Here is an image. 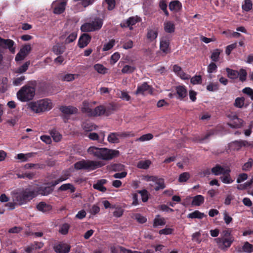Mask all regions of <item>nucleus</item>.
Returning <instances> with one entry per match:
<instances>
[{"label":"nucleus","instance_id":"f257e3e1","mask_svg":"<svg viewBox=\"0 0 253 253\" xmlns=\"http://www.w3.org/2000/svg\"><path fill=\"white\" fill-rule=\"evenodd\" d=\"M50 185L45 186V184L38 186L36 190H31L29 188L22 189L17 193L15 196V200L20 205L26 204L38 195L46 196L51 194L56 186L54 181L48 183Z\"/></svg>","mask_w":253,"mask_h":253},{"label":"nucleus","instance_id":"f03ea898","mask_svg":"<svg viewBox=\"0 0 253 253\" xmlns=\"http://www.w3.org/2000/svg\"><path fill=\"white\" fill-rule=\"evenodd\" d=\"M87 152L93 157L104 161L111 160L120 155V152L118 150L95 146L89 147Z\"/></svg>","mask_w":253,"mask_h":253},{"label":"nucleus","instance_id":"7ed1b4c3","mask_svg":"<svg viewBox=\"0 0 253 253\" xmlns=\"http://www.w3.org/2000/svg\"><path fill=\"white\" fill-rule=\"evenodd\" d=\"M51 101L47 98L33 101L29 103L28 107L36 113H41L48 111L52 108Z\"/></svg>","mask_w":253,"mask_h":253},{"label":"nucleus","instance_id":"20e7f679","mask_svg":"<svg viewBox=\"0 0 253 253\" xmlns=\"http://www.w3.org/2000/svg\"><path fill=\"white\" fill-rule=\"evenodd\" d=\"M103 166L102 163L100 161L82 160L76 162L74 164V168L77 170L84 169L91 171L101 168Z\"/></svg>","mask_w":253,"mask_h":253},{"label":"nucleus","instance_id":"39448f33","mask_svg":"<svg viewBox=\"0 0 253 253\" xmlns=\"http://www.w3.org/2000/svg\"><path fill=\"white\" fill-rule=\"evenodd\" d=\"M103 24V20L100 17H96L93 20L85 22L81 27V30L84 32H91L99 30Z\"/></svg>","mask_w":253,"mask_h":253},{"label":"nucleus","instance_id":"423d86ee","mask_svg":"<svg viewBox=\"0 0 253 253\" xmlns=\"http://www.w3.org/2000/svg\"><path fill=\"white\" fill-rule=\"evenodd\" d=\"M35 94V89L34 87L25 85L17 92V96L19 100L26 102L32 100Z\"/></svg>","mask_w":253,"mask_h":253},{"label":"nucleus","instance_id":"0eeeda50","mask_svg":"<svg viewBox=\"0 0 253 253\" xmlns=\"http://www.w3.org/2000/svg\"><path fill=\"white\" fill-rule=\"evenodd\" d=\"M219 249L225 251L230 248L234 241V237H228V238H217L214 239Z\"/></svg>","mask_w":253,"mask_h":253},{"label":"nucleus","instance_id":"6e6552de","mask_svg":"<svg viewBox=\"0 0 253 253\" xmlns=\"http://www.w3.org/2000/svg\"><path fill=\"white\" fill-rule=\"evenodd\" d=\"M14 42L10 39H4L0 37V48L3 49H8L11 53H14L15 46Z\"/></svg>","mask_w":253,"mask_h":253},{"label":"nucleus","instance_id":"1a4fd4ad","mask_svg":"<svg viewBox=\"0 0 253 253\" xmlns=\"http://www.w3.org/2000/svg\"><path fill=\"white\" fill-rule=\"evenodd\" d=\"M71 246L65 243L60 242L53 246V250L56 253H68L70 251Z\"/></svg>","mask_w":253,"mask_h":253},{"label":"nucleus","instance_id":"9d476101","mask_svg":"<svg viewBox=\"0 0 253 253\" xmlns=\"http://www.w3.org/2000/svg\"><path fill=\"white\" fill-rule=\"evenodd\" d=\"M147 91L149 93L152 94L153 92V88L149 85L147 82H144L137 85V89L135 91V94H144L145 92Z\"/></svg>","mask_w":253,"mask_h":253},{"label":"nucleus","instance_id":"9b49d317","mask_svg":"<svg viewBox=\"0 0 253 253\" xmlns=\"http://www.w3.org/2000/svg\"><path fill=\"white\" fill-rule=\"evenodd\" d=\"M68 0H57L54 3H56L53 9V12L55 14H60L63 13L65 10Z\"/></svg>","mask_w":253,"mask_h":253},{"label":"nucleus","instance_id":"f8f14e48","mask_svg":"<svg viewBox=\"0 0 253 253\" xmlns=\"http://www.w3.org/2000/svg\"><path fill=\"white\" fill-rule=\"evenodd\" d=\"M91 37L88 34H83L79 38L78 45L79 47L83 48L86 46L90 42Z\"/></svg>","mask_w":253,"mask_h":253},{"label":"nucleus","instance_id":"ddd939ff","mask_svg":"<svg viewBox=\"0 0 253 253\" xmlns=\"http://www.w3.org/2000/svg\"><path fill=\"white\" fill-rule=\"evenodd\" d=\"M231 146L234 147L235 149L239 150L243 147L253 146V142H249L246 140H235L231 143Z\"/></svg>","mask_w":253,"mask_h":253},{"label":"nucleus","instance_id":"4468645a","mask_svg":"<svg viewBox=\"0 0 253 253\" xmlns=\"http://www.w3.org/2000/svg\"><path fill=\"white\" fill-rule=\"evenodd\" d=\"M139 18L137 16H131L129 17L126 20H124L120 24L121 27L122 28L129 27L130 30L132 29L131 27L132 26L139 21Z\"/></svg>","mask_w":253,"mask_h":253},{"label":"nucleus","instance_id":"2eb2a0df","mask_svg":"<svg viewBox=\"0 0 253 253\" xmlns=\"http://www.w3.org/2000/svg\"><path fill=\"white\" fill-rule=\"evenodd\" d=\"M177 99L183 100L187 95V90L184 85H178L175 87Z\"/></svg>","mask_w":253,"mask_h":253},{"label":"nucleus","instance_id":"dca6fc26","mask_svg":"<svg viewBox=\"0 0 253 253\" xmlns=\"http://www.w3.org/2000/svg\"><path fill=\"white\" fill-rule=\"evenodd\" d=\"M59 110L65 115L75 114L78 112L77 108L72 106H61L60 107Z\"/></svg>","mask_w":253,"mask_h":253},{"label":"nucleus","instance_id":"f3484780","mask_svg":"<svg viewBox=\"0 0 253 253\" xmlns=\"http://www.w3.org/2000/svg\"><path fill=\"white\" fill-rule=\"evenodd\" d=\"M225 172L222 174V176L220 177V179L221 181L225 184H230L233 182V180L232 179L231 175V169L229 167H227V170L225 171Z\"/></svg>","mask_w":253,"mask_h":253},{"label":"nucleus","instance_id":"a211bd4d","mask_svg":"<svg viewBox=\"0 0 253 253\" xmlns=\"http://www.w3.org/2000/svg\"><path fill=\"white\" fill-rule=\"evenodd\" d=\"M227 170V167L224 168L223 166L216 164L214 167L211 168V173L215 176L223 174Z\"/></svg>","mask_w":253,"mask_h":253},{"label":"nucleus","instance_id":"6ab92c4d","mask_svg":"<svg viewBox=\"0 0 253 253\" xmlns=\"http://www.w3.org/2000/svg\"><path fill=\"white\" fill-rule=\"evenodd\" d=\"M107 180L105 179H101L97 181L95 184L93 185V188L102 192H106L107 189L103 185L106 184Z\"/></svg>","mask_w":253,"mask_h":253},{"label":"nucleus","instance_id":"aec40b11","mask_svg":"<svg viewBox=\"0 0 253 253\" xmlns=\"http://www.w3.org/2000/svg\"><path fill=\"white\" fill-rule=\"evenodd\" d=\"M243 120L239 119L237 116H234L232 120L227 125L231 128H237L242 126Z\"/></svg>","mask_w":253,"mask_h":253},{"label":"nucleus","instance_id":"412c9836","mask_svg":"<svg viewBox=\"0 0 253 253\" xmlns=\"http://www.w3.org/2000/svg\"><path fill=\"white\" fill-rule=\"evenodd\" d=\"M169 41L168 39L163 38L160 41V49L165 54H167L170 52L169 49Z\"/></svg>","mask_w":253,"mask_h":253},{"label":"nucleus","instance_id":"4be33fe9","mask_svg":"<svg viewBox=\"0 0 253 253\" xmlns=\"http://www.w3.org/2000/svg\"><path fill=\"white\" fill-rule=\"evenodd\" d=\"M37 208L39 211L46 212L51 211L52 209V206L44 202H41L37 205Z\"/></svg>","mask_w":253,"mask_h":253},{"label":"nucleus","instance_id":"5701e85b","mask_svg":"<svg viewBox=\"0 0 253 253\" xmlns=\"http://www.w3.org/2000/svg\"><path fill=\"white\" fill-rule=\"evenodd\" d=\"M239 253H251L253 252V245L249 242L246 241L244 243L242 248L238 250Z\"/></svg>","mask_w":253,"mask_h":253},{"label":"nucleus","instance_id":"b1692460","mask_svg":"<svg viewBox=\"0 0 253 253\" xmlns=\"http://www.w3.org/2000/svg\"><path fill=\"white\" fill-rule=\"evenodd\" d=\"M182 8V4L178 0H173L169 4V8L171 11L174 12L179 11Z\"/></svg>","mask_w":253,"mask_h":253},{"label":"nucleus","instance_id":"393cba45","mask_svg":"<svg viewBox=\"0 0 253 253\" xmlns=\"http://www.w3.org/2000/svg\"><path fill=\"white\" fill-rule=\"evenodd\" d=\"M164 30L168 33H173L175 31V25L171 21H167L164 24Z\"/></svg>","mask_w":253,"mask_h":253},{"label":"nucleus","instance_id":"a878e982","mask_svg":"<svg viewBox=\"0 0 253 253\" xmlns=\"http://www.w3.org/2000/svg\"><path fill=\"white\" fill-rule=\"evenodd\" d=\"M204 197L201 195H198L193 198L192 205L196 206H199L204 203Z\"/></svg>","mask_w":253,"mask_h":253},{"label":"nucleus","instance_id":"bb28decb","mask_svg":"<svg viewBox=\"0 0 253 253\" xmlns=\"http://www.w3.org/2000/svg\"><path fill=\"white\" fill-rule=\"evenodd\" d=\"M205 216H206V215H205L204 213L201 212L197 210L189 213L187 216L188 218H197L200 219L203 218Z\"/></svg>","mask_w":253,"mask_h":253},{"label":"nucleus","instance_id":"cd10ccee","mask_svg":"<svg viewBox=\"0 0 253 253\" xmlns=\"http://www.w3.org/2000/svg\"><path fill=\"white\" fill-rule=\"evenodd\" d=\"M68 190L71 193H74L76 191V188L71 183H66L62 184L58 188V190L61 191H65Z\"/></svg>","mask_w":253,"mask_h":253},{"label":"nucleus","instance_id":"c85d7f7f","mask_svg":"<svg viewBox=\"0 0 253 253\" xmlns=\"http://www.w3.org/2000/svg\"><path fill=\"white\" fill-rule=\"evenodd\" d=\"M107 140L111 143H118L120 140L118 132L110 133L108 136Z\"/></svg>","mask_w":253,"mask_h":253},{"label":"nucleus","instance_id":"c756f323","mask_svg":"<svg viewBox=\"0 0 253 253\" xmlns=\"http://www.w3.org/2000/svg\"><path fill=\"white\" fill-rule=\"evenodd\" d=\"M166 221L163 217H161L160 215H157L153 222V227H157L158 226L164 225Z\"/></svg>","mask_w":253,"mask_h":253},{"label":"nucleus","instance_id":"7c9ffc66","mask_svg":"<svg viewBox=\"0 0 253 253\" xmlns=\"http://www.w3.org/2000/svg\"><path fill=\"white\" fill-rule=\"evenodd\" d=\"M105 108L106 110V116H108L117 109V105L115 103L111 102Z\"/></svg>","mask_w":253,"mask_h":253},{"label":"nucleus","instance_id":"2f4dec72","mask_svg":"<svg viewBox=\"0 0 253 253\" xmlns=\"http://www.w3.org/2000/svg\"><path fill=\"white\" fill-rule=\"evenodd\" d=\"M65 47L60 44H56L52 47V51L56 55H60L65 51Z\"/></svg>","mask_w":253,"mask_h":253},{"label":"nucleus","instance_id":"473e14b6","mask_svg":"<svg viewBox=\"0 0 253 253\" xmlns=\"http://www.w3.org/2000/svg\"><path fill=\"white\" fill-rule=\"evenodd\" d=\"M106 111L104 106L101 105L97 106L93 109L94 116H101L104 114L106 115Z\"/></svg>","mask_w":253,"mask_h":253},{"label":"nucleus","instance_id":"72a5a7b5","mask_svg":"<svg viewBox=\"0 0 253 253\" xmlns=\"http://www.w3.org/2000/svg\"><path fill=\"white\" fill-rule=\"evenodd\" d=\"M50 134L55 142L60 141L62 138V135L55 129L50 130Z\"/></svg>","mask_w":253,"mask_h":253},{"label":"nucleus","instance_id":"f704fd0d","mask_svg":"<svg viewBox=\"0 0 253 253\" xmlns=\"http://www.w3.org/2000/svg\"><path fill=\"white\" fill-rule=\"evenodd\" d=\"M151 164L149 160L140 161L137 164V167L139 169H146L149 168Z\"/></svg>","mask_w":253,"mask_h":253},{"label":"nucleus","instance_id":"c9c22d12","mask_svg":"<svg viewBox=\"0 0 253 253\" xmlns=\"http://www.w3.org/2000/svg\"><path fill=\"white\" fill-rule=\"evenodd\" d=\"M226 71L227 73L228 77L232 79H236L239 76L238 71L231 69L229 68H226Z\"/></svg>","mask_w":253,"mask_h":253},{"label":"nucleus","instance_id":"e433bc0d","mask_svg":"<svg viewBox=\"0 0 253 253\" xmlns=\"http://www.w3.org/2000/svg\"><path fill=\"white\" fill-rule=\"evenodd\" d=\"M70 227L69 224L65 223L60 226L59 232L62 235H67L68 233Z\"/></svg>","mask_w":253,"mask_h":253},{"label":"nucleus","instance_id":"4c0bfd02","mask_svg":"<svg viewBox=\"0 0 253 253\" xmlns=\"http://www.w3.org/2000/svg\"><path fill=\"white\" fill-rule=\"evenodd\" d=\"M158 35V33L157 31L149 30L147 34V38L150 42H152L157 38Z\"/></svg>","mask_w":253,"mask_h":253},{"label":"nucleus","instance_id":"58836bf2","mask_svg":"<svg viewBox=\"0 0 253 253\" xmlns=\"http://www.w3.org/2000/svg\"><path fill=\"white\" fill-rule=\"evenodd\" d=\"M242 9L245 11H249L253 8V3L251 0H245L244 3L242 6Z\"/></svg>","mask_w":253,"mask_h":253},{"label":"nucleus","instance_id":"ea45409f","mask_svg":"<svg viewBox=\"0 0 253 253\" xmlns=\"http://www.w3.org/2000/svg\"><path fill=\"white\" fill-rule=\"evenodd\" d=\"M173 71L182 78H184L185 75V73L182 71L181 68L177 65H174L173 66Z\"/></svg>","mask_w":253,"mask_h":253},{"label":"nucleus","instance_id":"a19ab883","mask_svg":"<svg viewBox=\"0 0 253 253\" xmlns=\"http://www.w3.org/2000/svg\"><path fill=\"white\" fill-rule=\"evenodd\" d=\"M245 100L243 97H237L235 99L234 105L237 108H242L244 106Z\"/></svg>","mask_w":253,"mask_h":253},{"label":"nucleus","instance_id":"79ce46f5","mask_svg":"<svg viewBox=\"0 0 253 253\" xmlns=\"http://www.w3.org/2000/svg\"><path fill=\"white\" fill-rule=\"evenodd\" d=\"M70 176V174L69 172L66 171L65 173H64L62 175H61L58 179L53 181L54 182V184L57 185L60 182H61L63 181H65L68 179L69 177Z\"/></svg>","mask_w":253,"mask_h":253},{"label":"nucleus","instance_id":"37998d69","mask_svg":"<svg viewBox=\"0 0 253 253\" xmlns=\"http://www.w3.org/2000/svg\"><path fill=\"white\" fill-rule=\"evenodd\" d=\"M221 53L220 50L216 49L212 52L211 58L213 62H217L219 60V55Z\"/></svg>","mask_w":253,"mask_h":253},{"label":"nucleus","instance_id":"c03bdc74","mask_svg":"<svg viewBox=\"0 0 253 253\" xmlns=\"http://www.w3.org/2000/svg\"><path fill=\"white\" fill-rule=\"evenodd\" d=\"M30 64V62L29 61L26 62L24 64L17 69L16 73L21 74L26 72L28 69Z\"/></svg>","mask_w":253,"mask_h":253},{"label":"nucleus","instance_id":"a18cd8bd","mask_svg":"<svg viewBox=\"0 0 253 253\" xmlns=\"http://www.w3.org/2000/svg\"><path fill=\"white\" fill-rule=\"evenodd\" d=\"M253 165V159L252 158L249 159L248 162L244 164L242 167L243 171H249L252 168Z\"/></svg>","mask_w":253,"mask_h":253},{"label":"nucleus","instance_id":"49530a36","mask_svg":"<svg viewBox=\"0 0 253 253\" xmlns=\"http://www.w3.org/2000/svg\"><path fill=\"white\" fill-rule=\"evenodd\" d=\"M135 70V67L130 65H126L122 69V72L124 74H130Z\"/></svg>","mask_w":253,"mask_h":253},{"label":"nucleus","instance_id":"de8ad7c7","mask_svg":"<svg viewBox=\"0 0 253 253\" xmlns=\"http://www.w3.org/2000/svg\"><path fill=\"white\" fill-rule=\"evenodd\" d=\"M16 175L18 178H28L29 179H32L35 175L33 172L25 173L22 174L17 173Z\"/></svg>","mask_w":253,"mask_h":253},{"label":"nucleus","instance_id":"09e8293b","mask_svg":"<svg viewBox=\"0 0 253 253\" xmlns=\"http://www.w3.org/2000/svg\"><path fill=\"white\" fill-rule=\"evenodd\" d=\"M239 73V78L240 81L242 82H244L246 80L247 76V72L246 70L244 69H241L239 71H238Z\"/></svg>","mask_w":253,"mask_h":253},{"label":"nucleus","instance_id":"8fccbe9b","mask_svg":"<svg viewBox=\"0 0 253 253\" xmlns=\"http://www.w3.org/2000/svg\"><path fill=\"white\" fill-rule=\"evenodd\" d=\"M156 184L157 185L154 189L157 191L160 189H163L166 187L165 180L163 178L159 179V180Z\"/></svg>","mask_w":253,"mask_h":253},{"label":"nucleus","instance_id":"3c124183","mask_svg":"<svg viewBox=\"0 0 253 253\" xmlns=\"http://www.w3.org/2000/svg\"><path fill=\"white\" fill-rule=\"evenodd\" d=\"M77 37V33L76 32H72L65 40L66 43H70L74 41Z\"/></svg>","mask_w":253,"mask_h":253},{"label":"nucleus","instance_id":"603ef678","mask_svg":"<svg viewBox=\"0 0 253 253\" xmlns=\"http://www.w3.org/2000/svg\"><path fill=\"white\" fill-rule=\"evenodd\" d=\"M219 89L218 83H210L207 86V89L209 91H215Z\"/></svg>","mask_w":253,"mask_h":253},{"label":"nucleus","instance_id":"864d4df0","mask_svg":"<svg viewBox=\"0 0 253 253\" xmlns=\"http://www.w3.org/2000/svg\"><path fill=\"white\" fill-rule=\"evenodd\" d=\"M153 138V135L151 133L144 134L136 139L138 141H148Z\"/></svg>","mask_w":253,"mask_h":253},{"label":"nucleus","instance_id":"5fc2aeb1","mask_svg":"<svg viewBox=\"0 0 253 253\" xmlns=\"http://www.w3.org/2000/svg\"><path fill=\"white\" fill-rule=\"evenodd\" d=\"M190 178L189 173L185 172L180 174L178 178V181L180 182H186Z\"/></svg>","mask_w":253,"mask_h":253},{"label":"nucleus","instance_id":"6e6d98bb","mask_svg":"<svg viewBox=\"0 0 253 253\" xmlns=\"http://www.w3.org/2000/svg\"><path fill=\"white\" fill-rule=\"evenodd\" d=\"M115 42V41L114 40H111L109 41L108 43L104 44L103 47V50L108 51L111 49L114 46Z\"/></svg>","mask_w":253,"mask_h":253},{"label":"nucleus","instance_id":"4d7b16f0","mask_svg":"<svg viewBox=\"0 0 253 253\" xmlns=\"http://www.w3.org/2000/svg\"><path fill=\"white\" fill-rule=\"evenodd\" d=\"M94 69L99 73L104 74L106 69L101 64H97L94 66Z\"/></svg>","mask_w":253,"mask_h":253},{"label":"nucleus","instance_id":"13d9d810","mask_svg":"<svg viewBox=\"0 0 253 253\" xmlns=\"http://www.w3.org/2000/svg\"><path fill=\"white\" fill-rule=\"evenodd\" d=\"M237 42L232 43V44L227 46V47H226V49H225L226 54L227 55H229L231 54V51L234 49L236 48L237 47Z\"/></svg>","mask_w":253,"mask_h":253},{"label":"nucleus","instance_id":"bf43d9fd","mask_svg":"<svg viewBox=\"0 0 253 253\" xmlns=\"http://www.w3.org/2000/svg\"><path fill=\"white\" fill-rule=\"evenodd\" d=\"M138 192L140 194L141 196V199L143 202H146L148 200V192L146 190L144 189L142 190L138 191Z\"/></svg>","mask_w":253,"mask_h":253},{"label":"nucleus","instance_id":"052dcab7","mask_svg":"<svg viewBox=\"0 0 253 253\" xmlns=\"http://www.w3.org/2000/svg\"><path fill=\"white\" fill-rule=\"evenodd\" d=\"M30 157H31L30 153L26 154L19 153L17 155L16 159L21 160L22 162H26L28 160V158Z\"/></svg>","mask_w":253,"mask_h":253},{"label":"nucleus","instance_id":"680f3d73","mask_svg":"<svg viewBox=\"0 0 253 253\" xmlns=\"http://www.w3.org/2000/svg\"><path fill=\"white\" fill-rule=\"evenodd\" d=\"M82 111L83 113H86L88 116L94 117L93 110L91 109L88 106H84L82 108Z\"/></svg>","mask_w":253,"mask_h":253},{"label":"nucleus","instance_id":"e2e57ef3","mask_svg":"<svg viewBox=\"0 0 253 253\" xmlns=\"http://www.w3.org/2000/svg\"><path fill=\"white\" fill-rule=\"evenodd\" d=\"M191 83L193 84H201L202 77L200 75L195 76L191 79Z\"/></svg>","mask_w":253,"mask_h":253},{"label":"nucleus","instance_id":"0e129e2a","mask_svg":"<svg viewBox=\"0 0 253 253\" xmlns=\"http://www.w3.org/2000/svg\"><path fill=\"white\" fill-rule=\"evenodd\" d=\"M201 235V234L200 232H196L192 235V240L200 244L201 242V239H200Z\"/></svg>","mask_w":253,"mask_h":253},{"label":"nucleus","instance_id":"69168bd1","mask_svg":"<svg viewBox=\"0 0 253 253\" xmlns=\"http://www.w3.org/2000/svg\"><path fill=\"white\" fill-rule=\"evenodd\" d=\"M75 74H67L64 75L61 80L63 81L70 82L75 79Z\"/></svg>","mask_w":253,"mask_h":253},{"label":"nucleus","instance_id":"338daca9","mask_svg":"<svg viewBox=\"0 0 253 253\" xmlns=\"http://www.w3.org/2000/svg\"><path fill=\"white\" fill-rule=\"evenodd\" d=\"M223 220L225 222V223L228 225L233 221V218L232 217H231L228 213L226 211H225L223 213Z\"/></svg>","mask_w":253,"mask_h":253},{"label":"nucleus","instance_id":"774afa93","mask_svg":"<svg viewBox=\"0 0 253 253\" xmlns=\"http://www.w3.org/2000/svg\"><path fill=\"white\" fill-rule=\"evenodd\" d=\"M242 92L248 95L251 97V99L253 100V89L252 88L249 87H246L243 89Z\"/></svg>","mask_w":253,"mask_h":253}]
</instances>
